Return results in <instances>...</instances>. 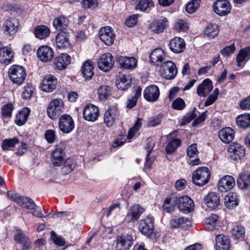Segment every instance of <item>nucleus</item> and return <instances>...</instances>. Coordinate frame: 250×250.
I'll return each instance as SVG.
<instances>
[{
    "label": "nucleus",
    "mask_w": 250,
    "mask_h": 250,
    "mask_svg": "<svg viewBox=\"0 0 250 250\" xmlns=\"http://www.w3.org/2000/svg\"><path fill=\"white\" fill-rule=\"evenodd\" d=\"M14 106L11 103L5 104L1 109V114L4 118H9L11 117Z\"/></svg>",
    "instance_id": "obj_54"
},
{
    "label": "nucleus",
    "mask_w": 250,
    "mask_h": 250,
    "mask_svg": "<svg viewBox=\"0 0 250 250\" xmlns=\"http://www.w3.org/2000/svg\"><path fill=\"white\" fill-rule=\"evenodd\" d=\"M175 30L179 32H185L188 28V23L183 20H179L174 26Z\"/></svg>",
    "instance_id": "obj_60"
},
{
    "label": "nucleus",
    "mask_w": 250,
    "mask_h": 250,
    "mask_svg": "<svg viewBox=\"0 0 250 250\" xmlns=\"http://www.w3.org/2000/svg\"><path fill=\"white\" fill-rule=\"evenodd\" d=\"M238 126L243 128H247L250 126V114L245 113L239 115L236 120Z\"/></svg>",
    "instance_id": "obj_43"
},
{
    "label": "nucleus",
    "mask_w": 250,
    "mask_h": 250,
    "mask_svg": "<svg viewBox=\"0 0 250 250\" xmlns=\"http://www.w3.org/2000/svg\"><path fill=\"white\" fill-rule=\"evenodd\" d=\"M51 236L53 242L60 246H63L65 245V240L61 237H59L54 231H51Z\"/></svg>",
    "instance_id": "obj_62"
},
{
    "label": "nucleus",
    "mask_w": 250,
    "mask_h": 250,
    "mask_svg": "<svg viewBox=\"0 0 250 250\" xmlns=\"http://www.w3.org/2000/svg\"><path fill=\"white\" fill-rule=\"evenodd\" d=\"M185 103L181 98H176L172 104V107L176 110H181L185 107Z\"/></svg>",
    "instance_id": "obj_59"
},
{
    "label": "nucleus",
    "mask_w": 250,
    "mask_h": 250,
    "mask_svg": "<svg viewBox=\"0 0 250 250\" xmlns=\"http://www.w3.org/2000/svg\"><path fill=\"white\" fill-rule=\"evenodd\" d=\"M14 54L10 48L1 47L0 48V62L9 64L14 58Z\"/></svg>",
    "instance_id": "obj_27"
},
{
    "label": "nucleus",
    "mask_w": 250,
    "mask_h": 250,
    "mask_svg": "<svg viewBox=\"0 0 250 250\" xmlns=\"http://www.w3.org/2000/svg\"><path fill=\"white\" fill-rule=\"evenodd\" d=\"M71 58L67 53H62L57 56L53 62L55 70H62L70 63Z\"/></svg>",
    "instance_id": "obj_16"
},
{
    "label": "nucleus",
    "mask_w": 250,
    "mask_h": 250,
    "mask_svg": "<svg viewBox=\"0 0 250 250\" xmlns=\"http://www.w3.org/2000/svg\"><path fill=\"white\" fill-rule=\"evenodd\" d=\"M18 200L19 205L28 209H33L37 207L34 201L29 197L22 196Z\"/></svg>",
    "instance_id": "obj_41"
},
{
    "label": "nucleus",
    "mask_w": 250,
    "mask_h": 250,
    "mask_svg": "<svg viewBox=\"0 0 250 250\" xmlns=\"http://www.w3.org/2000/svg\"><path fill=\"white\" fill-rule=\"evenodd\" d=\"M64 153L61 148H56L51 154V161L54 166L60 167L64 163Z\"/></svg>",
    "instance_id": "obj_33"
},
{
    "label": "nucleus",
    "mask_w": 250,
    "mask_h": 250,
    "mask_svg": "<svg viewBox=\"0 0 250 250\" xmlns=\"http://www.w3.org/2000/svg\"><path fill=\"white\" fill-rule=\"evenodd\" d=\"M64 166L62 168V172L64 174H68L71 172L75 167L76 163L71 159L66 160L63 163Z\"/></svg>",
    "instance_id": "obj_52"
},
{
    "label": "nucleus",
    "mask_w": 250,
    "mask_h": 250,
    "mask_svg": "<svg viewBox=\"0 0 250 250\" xmlns=\"http://www.w3.org/2000/svg\"><path fill=\"white\" fill-rule=\"evenodd\" d=\"M120 66L124 69H132L136 67L137 61L133 57H128L119 56L116 58Z\"/></svg>",
    "instance_id": "obj_21"
},
{
    "label": "nucleus",
    "mask_w": 250,
    "mask_h": 250,
    "mask_svg": "<svg viewBox=\"0 0 250 250\" xmlns=\"http://www.w3.org/2000/svg\"><path fill=\"white\" fill-rule=\"evenodd\" d=\"M154 219L152 217L147 216L139 221V229L141 232L147 236H151L153 232Z\"/></svg>",
    "instance_id": "obj_12"
},
{
    "label": "nucleus",
    "mask_w": 250,
    "mask_h": 250,
    "mask_svg": "<svg viewBox=\"0 0 250 250\" xmlns=\"http://www.w3.org/2000/svg\"><path fill=\"white\" fill-rule=\"evenodd\" d=\"M210 177L209 169L207 167H200L193 172L192 181L195 185L201 187L209 182Z\"/></svg>",
    "instance_id": "obj_1"
},
{
    "label": "nucleus",
    "mask_w": 250,
    "mask_h": 250,
    "mask_svg": "<svg viewBox=\"0 0 250 250\" xmlns=\"http://www.w3.org/2000/svg\"><path fill=\"white\" fill-rule=\"evenodd\" d=\"M99 115V110L97 106L92 104L86 105L83 110V117L88 121L94 122L96 121Z\"/></svg>",
    "instance_id": "obj_15"
},
{
    "label": "nucleus",
    "mask_w": 250,
    "mask_h": 250,
    "mask_svg": "<svg viewBox=\"0 0 250 250\" xmlns=\"http://www.w3.org/2000/svg\"><path fill=\"white\" fill-rule=\"evenodd\" d=\"M131 84V77L129 74H120L116 80V85L119 89L126 90Z\"/></svg>",
    "instance_id": "obj_26"
},
{
    "label": "nucleus",
    "mask_w": 250,
    "mask_h": 250,
    "mask_svg": "<svg viewBox=\"0 0 250 250\" xmlns=\"http://www.w3.org/2000/svg\"><path fill=\"white\" fill-rule=\"evenodd\" d=\"M117 114V108L113 106L110 107L105 112L104 123L107 127L112 126L114 124Z\"/></svg>",
    "instance_id": "obj_24"
},
{
    "label": "nucleus",
    "mask_w": 250,
    "mask_h": 250,
    "mask_svg": "<svg viewBox=\"0 0 250 250\" xmlns=\"http://www.w3.org/2000/svg\"><path fill=\"white\" fill-rule=\"evenodd\" d=\"M37 56L41 61L48 62L51 61L54 57V52L50 47L42 45L38 49Z\"/></svg>",
    "instance_id": "obj_20"
},
{
    "label": "nucleus",
    "mask_w": 250,
    "mask_h": 250,
    "mask_svg": "<svg viewBox=\"0 0 250 250\" xmlns=\"http://www.w3.org/2000/svg\"><path fill=\"white\" fill-rule=\"evenodd\" d=\"M250 59V47L241 49L236 56V62L238 67L243 66V62Z\"/></svg>",
    "instance_id": "obj_35"
},
{
    "label": "nucleus",
    "mask_w": 250,
    "mask_h": 250,
    "mask_svg": "<svg viewBox=\"0 0 250 250\" xmlns=\"http://www.w3.org/2000/svg\"><path fill=\"white\" fill-rule=\"evenodd\" d=\"M63 108L62 100L60 98L54 99L51 101L47 106V115L50 118L56 119L63 112Z\"/></svg>",
    "instance_id": "obj_3"
},
{
    "label": "nucleus",
    "mask_w": 250,
    "mask_h": 250,
    "mask_svg": "<svg viewBox=\"0 0 250 250\" xmlns=\"http://www.w3.org/2000/svg\"><path fill=\"white\" fill-rule=\"evenodd\" d=\"M177 70L176 65L172 61H167L162 64L160 73L166 79H173L176 75Z\"/></svg>",
    "instance_id": "obj_5"
},
{
    "label": "nucleus",
    "mask_w": 250,
    "mask_h": 250,
    "mask_svg": "<svg viewBox=\"0 0 250 250\" xmlns=\"http://www.w3.org/2000/svg\"><path fill=\"white\" fill-rule=\"evenodd\" d=\"M133 236L131 234L117 236L115 250H129L133 244Z\"/></svg>",
    "instance_id": "obj_4"
},
{
    "label": "nucleus",
    "mask_w": 250,
    "mask_h": 250,
    "mask_svg": "<svg viewBox=\"0 0 250 250\" xmlns=\"http://www.w3.org/2000/svg\"><path fill=\"white\" fill-rule=\"evenodd\" d=\"M207 206L212 209L215 208L220 204V196L215 192H209L204 198Z\"/></svg>",
    "instance_id": "obj_28"
},
{
    "label": "nucleus",
    "mask_w": 250,
    "mask_h": 250,
    "mask_svg": "<svg viewBox=\"0 0 250 250\" xmlns=\"http://www.w3.org/2000/svg\"><path fill=\"white\" fill-rule=\"evenodd\" d=\"M58 81L55 76L51 74L46 75L41 84V89L46 92H51L56 89Z\"/></svg>",
    "instance_id": "obj_14"
},
{
    "label": "nucleus",
    "mask_w": 250,
    "mask_h": 250,
    "mask_svg": "<svg viewBox=\"0 0 250 250\" xmlns=\"http://www.w3.org/2000/svg\"><path fill=\"white\" fill-rule=\"evenodd\" d=\"M230 232L234 239L243 238L245 236V228L237 224L232 225Z\"/></svg>",
    "instance_id": "obj_40"
},
{
    "label": "nucleus",
    "mask_w": 250,
    "mask_h": 250,
    "mask_svg": "<svg viewBox=\"0 0 250 250\" xmlns=\"http://www.w3.org/2000/svg\"><path fill=\"white\" fill-rule=\"evenodd\" d=\"M30 110L28 107H24L16 115L15 123L19 126L24 125L29 117Z\"/></svg>",
    "instance_id": "obj_38"
},
{
    "label": "nucleus",
    "mask_w": 250,
    "mask_h": 250,
    "mask_svg": "<svg viewBox=\"0 0 250 250\" xmlns=\"http://www.w3.org/2000/svg\"><path fill=\"white\" fill-rule=\"evenodd\" d=\"M212 7L214 12L221 16L227 15L231 10L230 4L227 0H217Z\"/></svg>",
    "instance_id": "obj_11"
},
{
    "label": "nucleus",
    "mask_w": 250,
    "mask_h": 250,
    "mask_svg": "<svg viewBox=\"0 0 250 250\" xmlns=\"http://www.w3.org/2000/svg\"><path fill=\"white\" fill-rule=\"evenodd\" d=\"M201 0H192L186 6V10L189 14H193L199 8Z\"/></svg>",
    "instance_id": "obj_50"
},
{
    "label": "nucleus",
    "mask_w": 250,
    "mask_h": 250,
    "mask_svg": "<svg viewBox=\"0 0 250 250\" xmlns=\"http://www.w3.org/2000/svg\"><path fill=\"white\" fill-rule=\"evenodd\" d=\"M145 211V209L138 204L130 207L125 221L127 223L137 221L142 214Z\"/></svg>",
    "instance_id": "obj_9"
},
{
    "label": "nucleus",
    "mask_w": 250,
    "mask_h": 250,
    "mask_svg": "<svg viewBox=\"0 0 250 250\" xmlns=\"http://www.w3.org/2000/svg\"><path fill=\"white\" fill-rule=\"evenodd\" d=\"M44 137L48 143H53L56 139V133L55 131L52 129L47 130L44 134Z\"/></svg>",
    "instance_id": "obj_61"
},
{
    "label": "nucleus",
    "mask_w": 250,
    "mask_h": 250,
    "mask_svg": "<svg viewBox=\"0 0 250 250\" xmlns=\"http://www.w3.org/2000/svg\"><path fill=\"white\" fill-rule=\"evenodd\" d=\"M99 37L103 43L110 46L113 44L114 42L115 34L111 27L105 26L100 29Z\"/></svg>",
    "instance_id": "obj_10"
},
{
    "label": "nucleus",
    "mask_w": 250,
    "mask_h": 250,
    "mask_svg": "<svg viewBox=\"0 0 250 250\" xmlns=\"http://www.w3.org/2000/svg\"><path fill=\"white\" fill-rule=\"evenodd\" d=\"M59 127L63 133H69L75 127L74 122L72 117L67 114L62 115L59 118Z\"/></svg>",
    "instance_id": "obj_6"
},
{
    "label": "nucleus",
    "mask_w": 250,
    "mask_h": 250,
    "mask_svg": "<svg viewBox=\"0 0 250 250\" xmlns=\"http://www.w3.org/2000/svg\"><path fill=\"white\" fill-rule=\"evenodd\" d=\"M180 210L185 212H189L192 211L194 207L193 200L187 196L180 197L177 202Z\"/></svg>",
    "instance_id": "obj_19"
},
{
    "label": "nucleus",
    "mask_w": 250,
    "mask_h": 250,
    "mask_svg": "<svg viewBox=\"0 0 250 250\" xmlns=\"http://www.w3.org/2000/svg\"><path fill=\"white\" fill-rule=\"evenodd\" d=\"M164 51L160 48H156L150 54V60L152 64L154 65H160L164 57Z\"/></svg>",
    "instance_id": "obj_32"
},
{
    "label": "nucleus",
    "mask_w": 250,
    "mask_h": 250,
    "mask_svg": "<svg viewBox=\"0 0 250 250\" xmlns=\"http://www.w3.org/2000/svg\"><path fill=\"white\" fill-rule=\"evenodd\" d=\"M205 34L209 39H213L218 34V26L216 24H209L205 29Z\"/></svg>",
    "instance_id": "obj_47"
},
{
    "label": "nucleus",
    "mask_w": 250,
    "mask_h": 250,
    "mask_svg": "<svg viewBox=\"0 0 250 250\" xmlns=\"http://www.w3.org/2000/svg\"><path fill=\"white\" fill-rule=\"evenodd\" d=\"M114 60L111 54L107 53L103 54L98 62L99 68L103 71H108L112 69Z\"/></svg>",
    "instance_id": "obj_13"
},
{
    "label": "nucleus",
    "mask_w": 250,
    "mask_h": 250,
    "mask_svg": "<svg viewBox=\"0 0 250 250\" xmlns=\"http://www.w3.org/2000/svg\"><path fill=\"white\" fill-rule=\"evenodd\" d=\"M53 24L56 29L62 30L68 26L69 21L63 16H58L54 20Z\"/></svg>",
    "instance_id": "obj_42"
},
{
    "label": "nucleus",
    "mask_w": 250,
    "mask_h": 250,
    "mask_svg": "<svg viewBox=\"0 0 250 250\" xmlns=\"http://www.w3.org/2000/svg\"><path fill=\"white\" fill-rule=\"evenodd\" d=\"M174 202H172L171 200L169 198L165 199L163 204V208L164 211L167 212H171L174 210Z\"/></svg>",
    "instance_id": "obj_57"
},
{
    "label": "nucleus",
    "mask_w": 250,
    "mask_h": 250,
    "mask_svg": "<svg viewBox=\"0 0 250 250\" xmlns=\"http://www.w3.org/2000/svg\"><path fill=\"white\" fill-rule=\"evenodd\" d=\"M142 89L138 87L135 89L134 96L129 98L127 101L126 107L128 108H132L136 104L137 100L141 96Z\"/></svg>",
    "instance_id": "obj_46"
},
{
    "label": "nucleus",
    "mask_w": 250,
    "mask_h": 250,
    "mask_svg": "<svg viewBox=\"0 0 250 250\" xmlns=\"http://www.w3.org/2000/svg\"><path fill=\"white\" fill-rule=\"evenodd\" d=\"M235 185L234 178L229 175L224 176L218 183V189L222 192L230 190Z\"/></svg>",
    "instance_id": "obj_18"
},
{
    "label": "nucleus",
    "mask_w": 250,
    "mask_h": 250,
    "mask_svg": "<svg viewBox=\"0 0 250 250\" xmlns=\"http://www.w3.org/2000/svg\"><path fill=\"white\" fill-rule=\"evenodd\" d=\"M170 50L174 53H180L186 48V42L184 40L180 37H176L172 39L169 43Z\"/></svg>",
    "instance_id": "obj_22"
},
{
    "label": "nucleus",
    "mask_w": 250,
    "mask_h": 250,
    "mask_svg": "<svg viewBox=\"0 0 250 250\" xmlns=\"http://www.w3.org/2000/svg\"><path fill=\"white\" fill-rule=\"evenodd\" d=\"M69 35L68 32H61L56 36V44L58 48L64 49L70 46Z\"/></svg>",
    "instance_id": "obj_23"
},
{
    "label": "nucleus",
    "mask_w": 250,
    "mask_h": 250,
    "mask_svg": "<svg viewBox=\"0 0 250 250\" xmlns=\"http://www.w3.org/2000/svg\"><path fill=\"white\" fill-rule=\"evenodd\" d=\"M111 87L107 85H102L98 90L99 97L101 100H105L110 95Z\"/></svg>",
    "instance_id": "obj_49"
},
{
    "label": "nucleus",
    "mask_w": 250,
    "mask_h": 250,
    "mask_svg": "<svg viewBox=\"0 0 250 250\" xmlns=\"http://www.w3.org/2000/svg\"><path fill=\"white\" fill-rule=\"evenodd\" d=\"M160 92L159 87L154 84L147 86L144 91V98L149 102H155L160 96Z\"/></svg>",
    "instance_id": "obj_17"
},
{
    "label": "nucleus",
    "mask_w": 250,
    "mask_h": 250,
    "mask_svg": "<svg viewBox=\"0 0 250 250\" xmlns=\"http://www.w3.org/2000/svg\"><path fill=\"white\" fill-rule=\"evenodd\" d=\"M181 141L179 139H174L167 145L166 150L167 153L170 154L174 152L180 145Z\"/></svg>",
    "instance_id": "obj_51"
},
{
    "label": "nucleus",
    "mask_w": 250,
    "mask_h": 250,
    "mask_svg": "<svg viewBox=\"0 0 250 250\" xmlns=\"http://www.w3.org/2000/svg\"><path fill=\"white\" fill-rule=\"evenodd\" d=\"M94 65L92 62L86 61L84 62L82 67V72L84 78L86 80H90L94 75Z\"/></svg>",
    "instance_id": "obj_31"
},
{
    "label": "nucleus",
    "mask_w": 250,
    "mask_h": 250,
    "mask_svg": "<svg viewBox=\"0 0 250 250\" xmlns=\"http://www.w3.org/2000/svg\"><path fill=\"white\" fill-rule=\"evenodd\" d=\"M235 47L234 43L230 45L226 46L221 51L222 54L224 56H228L234 52Z\"/></svg>",
    "instance_id": "obj_63"
},
{
    "label": "nucleus",
    "mask_w": 250,
    "mask_h": 250,
    "mask_svg": "<svg viewBox=\"0 0 250 250\" xmlns=\"http://www.w3.org/2000/svg\"><path fill=\"white\" fill-rule=\"evenodd\" d=\"M170 225L173 228L181 227L187 229L188 227L191 226V222L189 218L181 217L172 219L170 221Z\"/></svg>",
    "instance_id": "obj_34"
},
{
    "label": "nucleus",
    "mask_w": 250,
    "mask_h": 250,
    "mask_svg": "<svg viewBox=\"0 0 250 250\" xmlns=\"http://www.w3.org/2000/svg\"><path fill=\"white\" fill-rule=\"evenodd\" d=\"M50 33L49 29L45 25L37 26L34 30V34L36 37L40 39H43L48 37Z\"/></svg>",
    "instance_id": "obj_45"
},
{
    "label": "nucleus",
    "mask_w": 250,
    "mask_h": 250,
    "mask_svg": "<svg viewBox=\"0 0 250 250\" xmlns=\"http://www.w3.org/2000/svg\"><path fill=\"white\" fill-rule=\"evenodd\" d=\"M211 81L207 79L204 80L197 88V93L200 96L206 97L212 89Z\"/></svg>",
    "instance_id": "obj_29"
},
{
    "label": "nucleus",
    "mask_w": 250,
    "mask_h": 250,
    "mask_svg": "<svg viewBox=\"0 0 250 250\" xmlns=\"http://www.w3.org/2000/svg\"><path fill=\"white\" fill-rule=\"evenodd\" d=\"M153 5L152 0H142L136 6V9L141 11H145L148 7Z\"/></svg>",
    "instance_id": "obj_58"
},
{
    "label": "nucleus",
    "mask_w": 250,
    "mask_h": 250,
    "mask_svg": "<svg viewBox=\"0 0 250 250\" xmlns=\"http://www.w3.org/2000/svg\"><path fill=\"white\" fill-rule=\"evenodd\" d=\"M240 107L244 110H250V95L240 102Z\"/></svg>",
    "instance_id": "obj_64"
},
{
    "label": "nucleus",
    "mask_w": 250,
    "mask_h": 250,
    "mask_svg": "<svg viewBox=\"0 0 250 250\" xmlns=\"http://www.w3.org/2000/svg\"><path fill=\"white\" fill-rule=\"evenodd\" d=\"M8 75L14 83L20 85L22 83L25 79L26 70L22 66L14 65L9 69Z\"/></svg>",
    "instance_id": "obj_2"
},
{
    "label": "nucleus",
    "mask_w": 250,
    "mask_h": 250,
    "mask_svg": "<svg viewBox=\"0 0 250 250\" xmlns=\"http://www.w3.org/2000/svg\"><path fill=\"white\" fill-rule=\"evenodd\" d=\"M219 137L223 143L229 144L234 139V131L230 127H224L219 132Z\"/></svg>",
    "instance_id": "obj_30"
},
{
    "label": "nucleus",
    "mask_w": 250,
    "mask_h": 250,
    "mask_svg": "<svg viewBox=\"0 0 250 250\" xmlns=\"http://www.w3.org/2000/svg\"><path fill=\"white\" fill-rule=\"evenodd\" d=\"M34 88L32 84L27 83L23 88L22 92V97L23 99H30L33 93Z\"/></svg>",
    "instance_id": "obj_53"
},
{
    "label": "nucleus",
    "mask_w": 250,
    "mask_h": 250,
    "mask_svg": "<svg viewBox=\"0 0 250 250\" xmlns=\"http://www.w3.org/2000/svg\"><path fill=\"white\" fill-rule=\"evenodd\" d=\"M167 20L166 18H164L162 19L159 20L157 23L156 26L153 29L154 32L156 33H160L162 32L164 29L167 26Z\"/></svg>",
    "instance_id": "obj_56"
},
{
    "label": "nucleus",
    "mask_w": 250,
    "mask_h": 250,
    "mask_svg": "<svg viewBox=\"0 0 250 250\" xmlns=\"http://www.w3.org/2000/svg\"><path fill=\"white\" fill-rule=\"evenodd\" d=\"M187 155L189 157L188 163L189 165L194 166L199 165L200 161L198 158V150L196 144H192L187 149Z\"/></svg>",
    "instance_id": "obj_25"
},
{
    "label": "nucleus",
    "mask_w": 250,
    "mask_h": 250,
    "mask_svg": "<svg viewBox=\"0 0 250 250\" xmlns=\"http://www.w3.org/2000/svg\"><path fill=\"white\" fill-rule=\"evenodd\" d=\"M19 143V139L15 137L12 139H6L2 141L1 147L3 151L9 150L11 148L15 147V145Z\"/></svg>",
    "instance_id": "obj_48"
},
{
    "label": "nucleus",
    "mask_w": 250,
    "mask_h": 250,
    "mask_svg": "<svg viewBox=\"0 0 250 250\" xmlns=\"http://www.w3.org/2000/svg\"><path fill=\"white\" fill-rule=\"evenodd\" d=\"M224 204L229 209L232 208L238 204V199L236 193L231 192L227 195L224 199Z\"/></svg>",
    "instance_id": "obj_44"
},
{
    "label": "nucleus",
    "mask_w": 250,
    "mask_h": 250,
    "mask_svg": "<svg viewBox=\"0 0 250 250\" xmlns=\"http://www.w3.org/2000/svg\"><path fill=\"white\" fill-rule=\"evenodd\" d=\"M229 157L234 160L242 159L246 154L244 146L238 143H232L228 148Z\"/></svg>",
    "instance_id": "obj_7"
},
{
    "label": "nucleus",
    "mask_w": 250,
    "mask_h": 250,
    "mask_svg": "<svg viewBox=\"0 0 250 250\" xmlns=\"http://www.w3.org/2000/svg\"><path fill=\"white\" fill-rule=\"evenodd\" d=\"M19 23L17 19L12 18L5 20L2 27L3 33L7 37L15 35L19 29Z\"/></svg>",
    "instance_id": "obj_8"
},
{
    "label": "nucleus",
    "mask_w": 250,
    "mask_h": 250,
    "mask_svg": "<svg viewBox=\"0 0 250 250\" xmlns=\"http://www.w3.org/2000/svg\"><path fill=\"white\" fill-rule=\"evenodd\" d=\"M216 250H229V241L224 235H218L216 237Z\"/></svg>",
    "instance_id": "obj_37"
},
{
    "label": "nucleus",
    "mask_w": 250,
    "mask_h": 250,
    "mask_svg": "<svg viewBox=\"0 0 250 250\" xmlns=\"http://www.w3.org/2000/svg\"><path fill=\"white\" fill-rule=\"evenodd\" d=\"M15 241L22 246V250L30 249V241L27 236L22 233H18L14 235Z\"/></svg>",
    "instance_id": "obj_39"
},
{
    "label": "nucleus",
    "mask_w": 250,
    "mask_h": 250,
    "mask_svg": "<svg viewBox=\"0 0 250 250\" xmlns=\"http://www.w3.org/2000/svg\"><path fill=\"white\" fill-rule=\"evenodd\" d=\"M238 187L241 189H246L250 187V174L248 172L241 173L237 180Z\"/></svg>",
    "instance_id": "obj_36"
},
{
    "label": "nucleus",
    "mask_w": 250,
    "mask_h": 250,
    "mask_svg": "<svg viewBox=\"0 0 250 250\" xmlns=\"http://www.w3.org/2000/svg\"><path fill=\"white\" fill-rule=\"evenodd\" d=\"M142 124V119L141 118H138L136 122H135L134 126L131 128L128 132L127 138L128 139L132 138L137 131L140 129L141 127Z\"/></svg>",
    "instance_id": "obj_55"
}]
</instances>
